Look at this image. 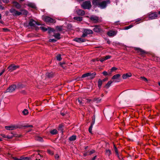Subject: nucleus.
Here are the masks:
<instances>
[{
    "label": "nucleus",
    "instance_id": "nucleus-53",
    "mask_svg": "<svg viewBox=\"0 0 160 160\" xmlns=\"http://www.w3.org/2000/svg\"><path fill=\"white\" fill-rule=\"evenodd\" d=\"M5 71V69H3L2 70L1 72H0V76L3 74V73Z\"/></svg>",
    "mask_w": 160,
    "mask_h": 160
},
{
    "label": "nucleus",
    "instance_id": "nucleus-37",
    "mask_svg": "<svg viewBox=\"0 0 160 160\" xmlns=\"http://www.w3.org/2000/svg\"><path fill=\"white\" fill-rule=\"evenodd\" d=\"M117 69V68L115 67H112L111 69V72L109 73V74H110L112 72H113V71L116 70Z\"/></svg>",
    "mask_w": 160,
    "mask_h": 160
},
{
    "label": "nucleus",
    "instance_id": "nucleus-52",
    "mask_svg": "<svg viewBox=\"0 0 160 160\" xmlns=\"http://www.w3.org/2000/svg\"><path fill=\"white\" fill-rule=\"evenodd\" d=\"M13 158L14 160H23V159H22V158Z\"/></svg>",
    "mask_w": 160,
    "mask_h": 160
},
{
    "label": "nucleus",
    "instance_id": "nucleus-57",
    "mask_svg": "<svg viewBox=\"0 0 160 160\" xmlns=\"http://www.w3.org/2000/svg\"><path fill=\"white\" fill-rule=\"evenodd\" d=\"M3 2L4 3H8L9 2L8 0H2Z\"/></svg>",
    "mask_w": 160,
    "mask_h": 160
},
{
    "label": "nucleus",
    "instance_id": "nucleus-47",
    "mask_svg": "<svg viewBox=\"0 0 160 160\" xmlns=\"http://www.w3.org/2000/svg\"><path fill=\"white\" fill-rule=\"evenodd\" d=\"M141 78L143 80H144L146 81H147V79L144 77H141Z\"/></svg>",
    "mask_w": 160,
    "mask_h": 160
},
{
    "label": "nucleus",
    "instance_id": "nucleus-6",
    "mask_svg": "<svg viewBox=\"0 0 160 160\" xmlns=\"http://www.w3.org/2000/svg\"><path fill=\"white\" fill-rule=\"evenodd\" d=\"M16 85L13 84L10 86L6 91L5 92H11L15 91L16 88Z\"/></svg>",
    "mask_w": 160,
    "mask_h": 160
},
{
    "label": "nucleus",
    "instance_id": "nucleus-33",
    "mask_svg": "<svg viewBox=\"0 0 160 160\" xmlns=\"http://www.w3.org/2000/svg\"><path fill=\"white\" fill-rule=\"evenodd\" d=\"M28 6L30 7L33 8H35L36 6L35 4L32 3H29L28 4Z\"/></svg>",
    "mask_w": 160,
    "mask_h": 160
},
{
    "label": "nucleus",
    "instance_id": "nucleus-9",
    "mask_svg": "<svg viewBox=\"0 0 160 160\" xmlns=\"http://www.w3.org/2000/svg\"><path fill=\"white\" fill-rule=\"evenodd\" d=\"M29 25L31 27H35L36 25H40V24L32 19H31L29 23Z\"/></svg>",
    "mask_w": 160,
    "mask_h": 160
},
{
    "label": "nucleus",
    "instance_id": "nucleus-21",
    "mask_svg": "<svg viewBox=\"0 0 160 160\" xmlns=\"http://www.w3.org/2000/svg\"><path fill=\"white\" fill-rule=\"evenodd\" d=\"M111 153H112V152H111V151L110 150L108 149H106V150L105 154L106 155H107L108 156H110V155L111 154Z\"/></svg>",
    "mask_w": 160,
    "mask_h": 160
},
{
    "label": "nucleus",
    "instance_id": "nucleus-17",
    "mask_svg": "<svg viewBox=\"0 0 160 160\" xmlns=\"http://www.w3.org/2000/svg\"><path fill=\"white\" fill-rule=\"evenodd\" d=\"M101 28H100V27L98 26V25H96L95 26L94 28L93 29V30L96 32H99L101 31Z\"/></svg>",
    "mask_w": 160,
    "mask_h": 160
},
{
    "label": "nucleus",
    "instance_id": "nucleus-43",
    "mask_svg": "<svg viewBox=\"0 0 160 160\" xmlns=\"http://www.w3.org/2000/svg\"><path fill=\"white\" fill-rule=\"evenodd\" d=\"M48 152L49 154H50L51 155H52L53 154V152L52 151H51V150H48Z\"/></svg>",
    "mask_w": 160,
    "mask_h": 160
},
{
    "label": "nucleus",
    "instance_id": "nucleus-39",
    "mask_svg": "<svg viewBox=\"0 0 160 160\" xmlns=\"http://www.w3.org/2000/svg\"><path fill=\"white\" fill-rule=\"evenodd\" d=\"M13 137V135H7L6 138L8 139H11Z\"/></svg>",
    "mask_w": 160,
    "mask_h": 160
},
{
    "label": "nucleus",
    "instance_id": "nucleus-28",
    "mask_svg": "<svg viewBox=\"0 0 160 160\" xmlns=\"http://www.w3.org/2000/svg\"><path fill=\"white\" fill-rule=\"evenodd\" d=\"M58 132L57 130L56 129H54L50 131V133L52 135L56 134Z\"/></svg>",
    "mask_w": 160,
    "mask_h": 160
},
{
    "label": "nucleus",
    "instance_id": "nucleus-1",
    "mask_svg": "<svg viewBox=\"0 0 160 160\" xmlns=\"http://www.w3.org/2000/svg\"><path fill=\"white\" fill-rule=\"evenodd\" d=\"M109 2L108 1H104L99 3L98 0H93L92 3L93 5L96 6H99V7L101 9H103L106 8L107 4L109 3Z\"/></svg>",
    "mask_w": 160,
    "mask_h": 160
},
{
    "label": "nucleus",
    "instance_id": "nucleus-62",
    "mask_svg": "<svg viewBox=\"0 0 160 160\" xmlns=\"http://www.w3.org/2000/svg\"><path fill=\"white\" fill-rule=\"evenodd\" d=\"M2 136L3 137H4V138H6V135H5L4 134H2Z\"/></svg>",
    "mask_w": 160,
    "mask_h": 160
},
{
    "label": "nucleus",
    "instance_id": "nucleus-19",
    "mask_svg": "<svg viewBox=\"0 0 160 160\" xmlns=\"http://www.w3.org/2000/svg\"><path fill=\"white\" fill-rule=\"evenodd\" d=\"M132 76V74L131 73H126L122 75V78L123 79H126L128 77H131Z\"/></svg>",
    "mask_w": 160,
    "mask_h": 160
},
{
    "label": "nucleus",
    "instance_id": "nucleus-4",
    "mask_svg": "<svg viewBox=\"0 0 160 160\" xmlns=\"http://www.w3.org/2000/svg\"><path fill=\"white\" fill-rule=\"evenodd\" d=\"M81 6L84 9H89L91 7V2L89 1H85L83 3Z\"/></svg>",
    "mask_w": 160,
    "mask_h": 160
},
{
    "label": "nucleus",
    "instance_id": "nucleus-42",
    "mask_svg": "<svg viewBox=\"0 0 160 160\" xmlns=\"http://www.w3.org/2000/svg\"><path fill=\"white\" fill-rule=\"evenodd\" d=\"M95 152V151L94 150H92L89 151V155H91L93 153Z\"/></svg>",
    "mask_w": 160,
    "mask_h": 160
},
{
    "label": "nucleus",
    "instance_id": "nucleus-54",
    "mask_svg": "<svg viewBox=\"0 0 160 160\" xmlns=\"http://www.w3.org/2000/svg\"><path fill=\"white\" fill-rule=\"evenodd\" d=\"M92 120H93V121H92V123L91 125H92V126H93V125L94 124L95 122V118H93Z\"/></svg>",
    "mask_w": 160,
    "mask_h": 160
},
{
    "label": "nucleus",
    "instance_id": "nucleus-8",
    "mask_svg": "<svg viewBox=\"0 0 160 160\" xmlns=\"http://www.w3.org/2000/svg\"><path fill=\"white\" fill-rule=\"evenodd\" d=\"M19 67V66L18 65H15L14 64H12L9 66L8 67V69L9 71L12 72L16 69L17 68H18Z\"/></svg>",
    "mask_w": 160,
    "mask_h": 160
},
{
    "label": "nucleus",
    "instance_id": "nucleus-15",
    "mask_svg": "<svg viewBox=\"0 0 160 160\" xmlns=\"http://www.w3.org/2000/svg\"><path fill=\"white\" fill-rule=\"evenodd\" d=\"M74 40L78 42L81 43L85 42V40L81 38H76Z\"/></svg>",
    "mask_w": 160,
    "mask_h": 160
},
{
    "label": "nucleus",
    "instance_id": "nucleus-22",
    "mask_svg": "<svg viewBox=\"0 0 160 160\" xmlns=\"http://www.w3.org/2000/svg\"><path fill=\"white\" fill-rule=\"evenodd\" d=\"M114 149H115V151L116 152V154L117 155V156H118V158L121 160V158H120L119 155V154H118V150H117V148L115 146V145H114Z\"/></svg>",
    "mask_w": 160,
    "mask_h": 160
},
{
    "label": "nucleus",
    "instance_id": "nucleus-48",
    "mask_svg": "<svg viewBox=\"0 0 160 160\" xmlns=\"http://www.w3.org/2000/svg\"><path fill=\"white\" fill-rule=\"evenodd\" d=\"M132 27V25H129L128 26L126 27H125V29H128L131 28Z\"/></svg>",
    "mask_w": 160,
    "mask_h": 160
},
{
    "label": "nucleus",
    "instance_id": "nucleus-20",
    "mask_svg": "<svg viewBox=\"0 0 160 160\" xmlns=\"http://www.w3.org/2000/svg\"><path fill=\"white\" fill-rule=\"evenodd\" d=\"M13 4L14 6L17 9H19L21 8V5L17 2H13Z\"/></svg>",
    "mask_w": 160,
    "mask_h": 160
},
{
    "label": "nucleus",
    "instance_id": "nucleus-50",
    "mask_svg": "<svg viewBox=\"0 0 160 160\" xmlns=\"http://www.w3.org/2000/svg\"><path fill=\"white\" fill-rule=\"evenodd\" d=\"M24 127H26V128H32L33 127V126L32 125H26V126H24Z\"/></svg>",
    "mask_w": 160,
    "mask_h": 160
},
{
    "label": "nucleus",
    "instance_id": "nucleus-64",
    "mask_svg": "<svg viewBox=\"0 0 160 160\" xmlns=\"http://www.w3.org/2000/svg\"><path fill=\"white\" fill-rule=\"evenodd\" d=\"M108 80V78H106L104 79H103L102 81V82H105L107 80Z\"/></svg>",
    "mask_w": 160,
    "mask_h": 160
},
{
    "label": "nucleus",
    "instance_id": "nucleus-63",
    "mask_svg": "<svg viewBox=\"0 0 160 160\" xmlns=\"http://www.w3.org/2000/svg\"><path fill=\"white\" fill-rule=\"evenodd\" d=\"M96 157H97V156H95L93 158H92V159L91 160H94L95 159Z\"/></svg>",
    "mask_w": 160,
    "mask_h": 160
},
{
    "label": "nucleus",
    "instance_id": "nucleus-10",
    "mask_svg": "<svg viewBox=\"0 0 160 160\" xmlns=\"http://www.w3.org/2000/svg\"><path fill=\"white\" fill-rule=\"evenodd\" d=\"M40 29L43 31H46L48 30L49 33H50L51 32H53L55 31L53 29L51 28H48V29L43 27H41Z\"/></svg>",
    "mask_w": 160,
    "mask_h": 160
},
{
    "label": "nucleus",
    "instance_id": "nucleus-24",
    "mask_svg": "<svg viewBox=\"0 0 160 160\" xmlns=\"http://www.w3.org/2000/svg\"><path fill=\"white\" fill-rule=\"evenodd\" d=\"M76 139V136L75 135H73L69 138V140L70 141H73Z\"/></svg>",
    "mask_w": 160,
    "mask_h": 160
},
{
    "label": "nucleus",
    "instance_id": "nucleus-23",
    "mask_svg": "<svg viewBox=\"0 0 160 160\" xmlns=\"http://www.w3.org/2000/svg\"><path fill=\"white\" fill-rule=\"evenodd\" d=\"M113 82V81H109L106 84L105 87L107 88H108L110 86L111 84Z\"/></svg>",
    "mask_w": 160,
    "mask_h": 160
},
{
    "label": "nucleus",
    "instance_id": "nucleus-56",
    "mask_svg": "<svg viewBox=\"0 0 160 160\" xmlns=\"http://www.w3.org/2000/svg\"><path fill=\"white\" fill-rule=\"evenodd\" d=\"M105 60V58H102L100 60V61L101 62H103Z\"/></svg>",
    "mask_w": 160,
    "mask_h": 160
},
{
    "label": "nucleus",
    "instance_id": "nucleus-14",
    "mask_svg": "<svg viewBox=\"0 0 160 160\" xmlns=\"http://www.w3.org/2000/svg\"><path fill=\"white\" fill-rule=\"evenodd\" d=\"M76 13L79 15L83 16L85 14L84 11L81 9H78L76 11Z\"/></svg>",
    "mask_w": 160,
    "mask_h": 160
},
{
    "label": "nucleus",
    "instance_id": "nucleus-29",
    "mask_svg": "<svg viewBox=\"0 0 160 160\" xmlns=\"http://www.w3.org/2000/svg\"><path fill=\"white\" fill-rule=\"evenodd\" d=\"M101 100V99L100 98H94L93 101H96L97 103L99 102Z\"/></svg>",
    "mask_w": 160,
    "mask_h": 160
},
{
    "label": "nucleus",
    "instance_id": "nucleus-45",
    "mask_svg": "<svg viewBox=\"0 0 160 160\" xmlns=\"http://www.w3.org/2000/svg\"><path fill=\"white\" fill-rule=\"evenodd\" d=\"M2 30L3 31L5 32H7L9 31V30L7 28H2Z\"/></svg>",
    "mask_w": 160,
    "mask_h": 160
},
{
    "label": "nucleus",
    "instance_id": "nucleus-46",
    "mask_svg": "<svg viewBox=\"0 0 160 160\" xmlns=\"http://www.w3.org/2000/svg\"><path fill=\"white\" fill-rule=\"evenodd\" d=\"M111 57V56H109V55L105 57V58H104L105 59V60H107V59H108L109 58H110Z\"/></svg>",
    "mask_w": 160,
    "mask_h": 160
},
{
    "label": "nucleus",
    "instance_id": "nucleus-36",
    "mask_svg": "<svg viewBox=\"0 0 160 160\" xmlns=\"http://www.w3.org/2000/svg\"><path fill=\"white\" fill-rule=\"evenodd\" d=\"M56 58H57V59L58 60V61H60L62 59V58H61V56L60 55V54H58V55L57 57H56Z\"/></svg>",
    "mask_w": 160,
    "mask_h": 160
},
{
    "label": "nucleus",
    "instance_id": "nucleus-25",
    "mask_svg": "<svg viewBox=\"0 0 160 160\" xmlns=\"http://www.w3.org/2000/svg\"><path fill=\"white\" fill-rule=\"evenodd\" d=\"M46 76L47 78H51L53 76V74L52 72L47 73L46 74Z\"/></svg>",
    "mask_w": 160,
    "mask_h": 160
},
{
    "label": "nucleus",
    "instance_id": "nucleus-49",
    "mask_svg": "<svg viewBox=\"0 0 160 160\" xmlns=\"http://www.w3.org/2000/svg\"><path fill=\"white\" fill-rule=\"evenodd\" d=\"M102 73L104 76H106L108 74V73L107 72L105 71L103 72Z\"/></svg>",
    "mask_w": 160,
    "mask_h": 160
},
{
    "label": "nucleus",
    "instance_id": "nucleus-55",
    "mask_svg": "<svg viewBox=\"0 0 160 160\" xmlns=\"http://www.w3.org/2000/svg\"><path fill=\"white\" fill-rule=\"evenodd\" d=\"M55 157L56 159H58L59 158V156L58 154H56L55 155Z\"/></svg>",
    "mask_w": 160,
    "mask_h": 160
},
{
    "label": "nucleus",
    "instance_id": "nucleus-60",
    "mask_svg": "<svg viewBox=\"0 0 160 160\" xmlns=\"http://www.w3.org/2000/svg\"><path fill=\"white\" fill-rule=\"evenodd\" d=\"M87 155H88V154H87V152H84L83 153V156H84V157H86V156H87Z\"/></svg>",
    "mask_w": 160,
    "mask_h": 160
},
{
    "label": "nucleus",
    "instance_id": "nucleus-3",
    "mask_svg": "<svg viewBox=\"0 0 160 160\" xmlns=\"http://www.w3.org/2000/svg\"><path fill=\"white\" fill-rule=\"evenodd\" d=\"M96 75V73L95 72L93 73L88 72L82 75V78L87 77L89 79H93Z\"/></svg>",
    "mask_w": 160,
    "mask_h": 160
},
{
    "label": "nucleus",
    "instance_id": "nucleus-16",
    "mask_svg": "<svg viewBox=\"0 0 160 160\" xmlns=\"http://www.w3.org/2000/svg\"><path fill=\"white\" fill-rule=\"evenodd\" d=\"M117 32L110 31L108 32V35L110 36H114L117 34Z\"/></svg>",
    "mask_w": 160,
    "mask_h": 160
},
{
    "label": "nucleus",
    "instance_id": "nucleus-12",
    "mask_svg": "<svg viewBox=\"0 0 160 160\" xmlns=\"http://www.w3.org/2000/svg\"><path fill=\"white\" fill-rule=\"evenodd\" d=\"M18 128V126L15 125H12L10 126H7L5 127V129L8 130H13Z\"/></svg>",
    "mask_w": 160,
    "mask_h": 160
},
{
    "label": "nucleus",
    "instance_id": "nucleus-58",
    "mask_svg": "<svg viewBox=\"0 0 160 160\" xmlns=\"http://www.w3.org/2000/svg\"><path fill=\"white\" fill-rule=\"evenodd\" d=\"M4 8L0 4V9L2 10L4 9Z\"/></svg>",
    "mask_w": 160,
    "mask_h": 160
},
{
    "label": "nucleus",
    "instance_id": "nucleus-61",
    "mask_svg": "<svg viewBox=\"0 0 160 160\" xmlns=\"http://www.w3.org/2000/svg\"><path fill=\"white\" fill-rule=\"evenodd\" d=\"M64 64V62H63V63H61V62H60V63H59V64H60V65L61 66H62V67H63V64Z\"/></svg>",
    "mask_w": 160,
    "mask_h": 160
},
{
    "label": "nucleus",
    "instance_id": "nucleus-59",
    "mask_svg": "<svg viewBox=\"0 0 160 160\" xmlns=\"http://www.w3.org/2000/svg\"><path fill=\"white\" fill-rule=\"evenodd\" d=\"M22 159L23 160H28V158L27 157H24L23 158H22Z\"/></svg>",
    "mask_w": 160,
    "mask_h": 160
},
{
    "label": "nucleus",
    "instance_id": "nucleus-7",
    "mask_svg": "<svg viewBox=\"0 0 160 160\" xmlns=\"http://www.w3.org/2000/svg\"><path fill=\"white\" fill-rule=\"evenodd\" d=\"M120 76L121 75L120 74H117L114 75L112 78V79L113 80V82H119L120 81L119 78Z\"/></svg>",
    "mask_w": 160,
    "mask_h": 160
},
{
    "label": "nucleus",
    "instance_id": "nucleus-31",
    "mask_svg": "<svg viewBox=\"0 0 160 160\" xmlns=\"http://www.w3.org/2000/svg\"><path fill=\"white\" fill-rule=\"evenodd\" d=\"M54 36L56 38L58 39H60V34L59 33L55 34L54 35Z\"/></svg>",
    "mask_w": 160,
    "mask_h": 160
},
{
    "label": "nucleus",
    "instance_id": "nucleus-40",
    "mask_svg": "<svg viewBox=\"0 0 160 160\" xmlns=\"http://www.w3.org/2000/svg\"><path fill=\"white\" fill-rule=\"evenodd\" d=\"M63 127V126L62 125H59L58 127V129L62 132V128Z\"/></svg>",
    "mask_w": 160,
    "mask_h": 160
},
{
    "label": "nucleus",
    "instance_id": "nucleus-41",
    "mask_svg": "<svg viewBox=\"0 0 160 160\" xmlns=\"http://www.w3.org/2000/svg\"><path fill=\"white\" fill-rule=\"evenodd\" d=\"M92 127H93L92 125H91V126L89 127V128L88 130H89V132L90 133H91L92 132Z\"/></svg>",
    "mask_w": 160,
    "mask_h": 160
},
{
    "label": "nucleus",
    "instance_id": "nucleus-26",
    "mask_svg": "<svg viewBox=\"0 0 160 160\" xmlns=\"http://www.w3.org/2000/svg\"><path fill=\"white\" fill-rule=\"evenodd\" d=\"M73 19L75 20L79 21H81L82 20V18L80 17H74Z\"/></svg>",
    "mask_w": 160,
    "mask_h": 160
},
{
    "label": "nucleus",
    "instance_id": "nucleus-51",
    "mask_svg": "<svg viewBox=\"0 0 160 160\" xmlns=\"http://www.w3.org/2000/svg\"><path fill=\"white\" fill-rule=\"evenodd\" d=\"M88 35L86 33H85L84 32H83V34L82 35V37H86Z\"/></svg>",
    "mask_w": 160,
    "mask_h": 160
},
{
    "label": "nucleus",
    "instance_id": "nucleus-2",
    "mask_svg": "<svg viewBox=\"0 0 160 160\" xmlns=\"http://www.w3.org/2000/svg\"><path fill=\"white\" fill-rule=\"evenodd\" d=\"M22 11V12H18L13 8H11L10 10V12L12 13L13 16H15L20 15L22 13L25 15H27L28 14V12L26 10H23Z\"/></svg>",
    "mask_w": 160,
    "mask_h": 160
},
{
    "label": "nucleus",
    "instance_id": "nucleus-13",
    "mask_svg": "<svg viewBox=\"0 0 160 160\" xmlns=\"http://www.w3.org/2000/svg\"><path fill=\"white\" fill-rule=\"evenodd\" d=\"M158 16L156 12L152 13L149 15V18L150 19L156 18Z\"/></svg>",
    "mask_w": 160,
    "mask_h": 160
},
{
    "label": "nucleus",
    "instance_id": "nucleus-5",
    "mask_svg": "<svg viewBox=\"0 0 160 160\" xmlns=\"http://www.w3.org/2000/svg\"><path fill=\"white\" fill-rule=\"evenodd\" d=\"M43 19L47 23H55V20L48 16L45 17Z\"/></svg>",
    "mask_w": 160,
    "mask_h": 160
},
{
    "label": "nucleus",
    "instance_id": "nucleus-27",
    "mask_svg": "<svg viewBox=\"0 0 160 160\" xmlns=\"http://www.w3.org/2000/svg\"><path fill=\"white\" fill-rule=\"evenodd\" d=\"M78 101L80 105H83V102L84 101V100L83 99H82V98H81L80 99L79 98L78 99Z\"/></svg>",
    "mask_w": 160,
    "mask_h": 160
},
{
    "label": "nucleus",
    "instance_id": "nucleus-38",
    "mask_svg": "<svg viewBox=\"0 0 160 160\" xmlns=\"http://www.w3.org/2000/svg\"><path fill=\"white\" fill-rule=\"evenodd\" d=\"M57 30L58 31H61L62 29V27L61 26H57L56 28Z\"/></svg>",
    "mask_w": 160,
    "mask_h": 160
},
{
    "label": "nucleus",
    "instance_id": "nucleus-35",
    "mask_svg": "<svg viewBox=\"0 0 160 160\" xmlns=\"http://www.w3.org/2000/svg\"><path fill=\"white\" fill-rule=\"evenodd\" d=\"M22 113L24 115H26L28 113V110L26 109H24Z\"/></svg>",
    "mask_w": 160,
    "mask_h": 160
},
{
    "label": "nucleus",
    "instance_id": "nucleus-34",
    "mask_svg": "<svg viewBox=\"0 0 160 160\" xmlns=\"http://www.w3.org/2000/svg\"><path fill=\"white\" fill-rule=\"evenodd\" d=\"M136 50L138 51V52H140L141 53V54H143L145 53V52L144 51L141 49L139 48H137Z\"/></svg>",
    "mask_w": 160,
    "mask_h": 160
},
{
    "label": "nucleus",
    "instance_id": "nucleus-11",
    "mask_svg": "<svg viewBox=\"0 0 160 160\" xmlns=\"http://www.w3.org/2000/svg\"><path fill=\"white\" fill-rule=\"evenodd\" d=\"M91 20L95 23H97L98 22V17L96 16L92 15L90 17Z\"/></svg>",
    "mask_w": 160,
    "mask_h": 160
},
{
    "label": "nucleus",
    "instance_id": "nucleus-18",
    "mask_svg": "<svg viewBox=\"0 0 160 160\" xmlns=\"http://www.w3.org/2000/svg\"><path fill=\"white\" fill-rule=\"evenodd\" d=\"M84 32L85 33H86L87 35L92 34V33H93V32L92 30L90 29H84Z\"/></svg>",
    "mask_w": 160,
    "mask_h": 160
},
{
    "label": "nucleus",
    "instance_id": "nucleus-44",
    "mask_svg": "<svg viewBox=\"0 0 160 160\" xmlns=\"http://www.w3.org/2000/svg\"><path fill=\"white\" fill-rule=\"evenodd\" d=\"M49 41V42H55L56 41V40L54 39H50Z\"/></svg>",
    "mask_w": 160,
    "mask_h": 160
},
{
    "label": "nucleus",
    "instance_id": "nucleus-30",
    "mask_svg": "<svg viewBox=\"0 0 160 160\" xmlns=\"http://www.w3.org/2000/svg\"><path fill=\"white\" fill-rule=\"evenodd\" d=\"M102 81L100 79H99L98 82V86L99 87V88H100L101 87V86H102Z\"/></svg>",
    "mask_w": 160,
    "mask_h": 160
},
{
    "label": "nucleus",
    "instance_id": "nucleus-32",
    "mask_svg": "<svg viewBox=\"0 0 160 160\" xmlns=\"http://www.w3.org/2000/svg\"><path fill=\"white\" fill-rule=\"evenodd\" d=\"M35 139L37 141L42 142V138L39 136H37L35 138Z\"/></svg>",
    "mask_w": 160,
    "mask_h": 160
}]
</instances>
